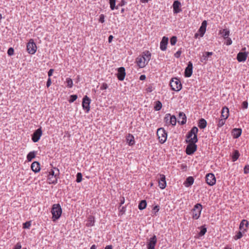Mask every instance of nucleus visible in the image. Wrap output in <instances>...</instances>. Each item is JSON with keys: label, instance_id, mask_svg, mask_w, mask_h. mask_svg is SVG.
<instances>
[{"label": "nucleus", "instance_id": "1", "mask_svg": "<svg viewBox=\"0 0 249 249\" xmlns=\"http://www.w3.org/2000/svg\"><path fill=\"white\" fill-rule=\"evenodd\" d=\"M62 213V208L59 204H54L52 206L51 213L53 215L52 220L54 222L58 219Z\"/></svg>", "mask_w": 249, "mask_h": 249}, {"label": "nucleus", "instance_id": "2", "mask_svg": "<svg viewBox=\"0 0 249 249\" xmlns=\"http://www.w3.org/2000/svg\"><path fill=\"white\" fill-rule=\"evenodd\" d=\"M198 131L197 127L196 126L193 127L186 135V142H193V141H195L194 139L196 140L198 139L197 137Z\"/></svg>", "mask_w": 249, "mask_h": 249}, {"label": "nucleus", "instance_id": "3", "mask_svg": "<svg viewBox=\"0 0 249 249\" xmlns=\"http://www.w3.org/2000/svg\"><path fill=\"white\" fill-rule=\"evenodd\" d=\"M194 140H195L193 141L194 142H186L188 144L186 148V153L188 155H192L196 150L197 145L196 143L197 142L198 139H194Z\"/></svg>", "mask_w": 249, "mask_h": 249}, {"label": "nucleus", "instance_id": "4", "mask_svg": "<svg viewBox=\"0 0 249 249\" xmlns=\"http://www.w3.org/2000/svg\"><path fill=\"white\" fill-rule=\"evenodd\" d=\"M202 209V206L200 203H197L194 206L192 210V218L194 219H198L199 218Z\"/></svg>", "mask_w": 249, "mask_h": 249}, {"label": "nucleus", "instance_id": "5", "mask_svg": "<svg viewBox=\"0 0 249 249\" xmlns=\"http://www.w3.org/2000/svg\"><path fill=\"white\" fill-rule=\"evenodd\" d=\"M172 90L176 91H179L182 88V85L180 80L177 78H172L170 82Z\"/></svg>", "mask_w": 249, "mask_h": 249}, {"label": "nucleus", "instance_id": "6", "mask_svg": "<svg viewBox=\"0 0 249 249\" xmlns=\"http://www.w3.org/2000/svg\"><path fill=\"white\" fill-rule=\"evenodd\" d=\"M157 135L158 137L159 142L161 143H163L166 142L167 140V134L163 128H160L158 129Z\"/></svg>", "mask_w": 249, "mask_h": 249}, {"label": "nucleus", "instance_id": "7", "mask_svg": "<svg viewBox=\"0 0 249 249\" xmlns=\"http://www.w3.org/2000/svg\"><path fill=\"white\" fill-rule=\"evenodd\" d=\"M27 50L30 54H34L36 51V46L33 39H31L27 45Z\"/></svg>", "mask_w": 249, "mask_h": 249}, {"label": "nucleus", "instance_id": "8", "mask_svg": "<svg viewBox=\"0 0 249 249\" xmlns=\"http://www.w3.org/2000/svg\"><path fill=\"white\" fill-rule=\"evenodd\" d=\"M90 101V98L87 95L85 96L83 99L82 107L83 109L86 110V112H88L89 111Z\"/></svg>", "mask_w": 249, "mask_h": 249}, {"label": "nucleus", "instance_id": "9", "mask_svg": "<svg viewBox=\"0 0 249 249\" xmlns=\"http://www.w3.org/2000/svg\"><path fill=\"white\" fill-rule=\"evenodd\" d=\"M206 181L207 183L210 185L213 186L215 184L216 182V179L214 175L212 173L207 174L205 177Z\"/></svg>", "mask_w": 249, "mask_h": 249}, {"label": "nucleus", "instance_id": "10", "mask_svg": "<svg viewBox=\"0 0 249 249\" xmlns=\"http://www.w3.org/2000/svg\"><path fill=\"white\" fill-rule=\"evenodd\" d=\"M42 134V131L41 130V128L40 127L36 129L33 134L32 140L34 142H37L41 136Z\"/></svg>", "mask_w": 249, "mask_h": 249}, {"label": "nucleus", "instance_id": "11", "mask_svg": "<svg viewBox=\"0 0 249 249\" xmlns=\"http://www.w3.org/2000/svg\"><path fill=\"white\" fill-rule=\"evenodd\" d=\"M157 239L156 235H153L151 237L147 243L148 249H155V245L157 243Z\"/></svg>", "mask_w": 249, "mask_h": 249}, {"label": "nucleus", "instance_id": "12", "mask_svg": "<svg viewBox=\"0 0 249 249\" xmlns=\"http://www.w3.org/2000/svg\"><path fill=\"white\" fill-rule=\"evenodd\" d=\"M118 79L120 81H123L125 76V69L124 67H120L118 69V73L117 74Z\"/></svg>", "mask_w": 249, "mask_h": 249}, {"label": "nucleus", "instance_id": "13", "mask_svg": "<svg viewBox=\"0 0 249 249\" xmlns=\"http://www.w3.org/2000/svg\"><path fill=\"white\" fill-rule=\"evenodd\" d=\"M160 178H158L159 180V186L161 189H163L166 187V182L165 180V176L163 175L160 174Z\"/></svg>", "mask_w": 249, "mask_h": 249}, {"label": "nucleus", "instance_id": "14", "mask_svg": "<svg viewBox=\"0 0 249 249\" xmlns=\"http://www.w3.org/2000/svg\"><path fill=\"white\" fill-rule=\"evenodd\" d=\"M181 3L178 0L174 1L173 4V12L174 14H178L181 11L180 8Z\"/></svg>", "mask_w": 249, "mask_h": 249}, {"label": "nucleus", "instance_id": "15", "mask_svg": "<svg viewBox=\"0 0 249 249\" xmlns=\"http://www.w3.org/2000/svg\"><path fill=\"white\" fill-rule=\"evenodd\" d=\"M213 54V52H205L203 53L200 57V61L204 64H206L209 58Z\"/></svg>", "mask_w": 249, "mask_h": 249}, {"label": "nucleus", "instance_id": "16", "mask_svg": "<svg viewBox=\"0 0 249 249\" xmlns=\"http://www.w3.org/2000/svg\"><path fill=\"white\" fill-rule=\"evenodd\" d=\"M193 72V64L191 62H189L187 67L185 70V76L186 77H190Z\"/></svg>", "mask_w": 249, "mask_h": 249}, {"label": "nucleus", "instance_id": "17", "mask_svg": "<svg viewBox=\"0 0 249 249\" xmlns=\"http://www.w3.org/2000/svg\"><path fill=\"white\" fill-rule=\"evenodd\" d=\"M136 62L140 68H142L147 64L144 57L139 56L136 59Z\"/></svg>", "mask_w": 249, "mask_h": 249}, {"label": "nucleus", "instance_id": "18", "mask_svg": "<svg viewBox=\"0 0 249 249\" xmlns=\"http://www.w3.org/2000/svg\"><path fill=\"white\" fill-rule=\"evenodd\" d=\"M168 42V38L163 36L160 42V49L162 51H165L167 49V45Z\"/></svg>", "mask_w": 249, "mask_h": 249}, {"label": "nucleus", "instance_id": "19", "mask_svg": "<svg viewBox=\"0 0 249 249\" xmlns=\"http://www.w3.org/2000/svg\"><path fill=\"white\" fill-rule=\"evenodd\" d=\"M248 56V53L246 52H239L237 55V59L239 62L245 61Z\"/></svg>", "mask_w": 249, "mask_h": 249}, {"label": "nucleus", "instance_id": "20", "mask_svg": "<svg viewBox=\"0 0 249 249\" xmlns=\"http://www.w3.org/2000/svg\"><path fill=\"white\" fill-rule=\"evenodd\" d=\"M178 123L181 125H183L186 123V116L182 112H180L179 113Z\"/></svg>", "mask_w": 249, "mask_h": 249}, {"label": "nucleus", "instance_id": "21", "mask_svg": "<svg viewBox=\"0 0 249 249\" xmlns=\"http://www.w3.org/2000/svg\"><path fill=\"white\" fill-rule=\"evenodd\" d=\"M31 168L32 171L35 173H37L40 170V164L37 161L33 162L31 164Z\"/></svg>", "mask_w": 249, "mask_h": 249}, {"label": "nucleus", "instance_id": "22", "mask_svg": "<svg viewBox=\"0 0 249 249\" xmlns=\"http://www.w3.org/2000/svg\"><path fill=\"white\" fill-rule=\"evenodd\" d=\"M206 26H207V21L206 20H204L201 26H200V28L199 29V32H200V36L202 37L204 35L206 30Z\"/></svg>", "mask_w": 249, "mask_h": 249}, {"label": "nucleus", "instance_id": "23", "mask_svg": "<svg viewBox=\"0 0 249 249\" xmlns=\"http://www.w3.org/2000/svg\"><path fill=\"white\" fill-rule=\"evenodd\" d=\"M229 116V108L224 107H223L221 111V117L224 119H227Z\"/></svg>", "mask_w": 249, "mask_h": 249}, {"label": "nucleus", "instance_id": "24", "mask_svg": "<svg viewBox=\"0 0 249 249\" xmlns=\"http://www.w3.org/2000/svg\"><path fill=\"white\" fill-rule=\"evenodd\" d=\"M242 133V129L241 128H234L232 131V135L234 138H238Z\"/></svg>", "mask_w": 249, "mask_h": 249}, {"label": "nucleus", "instance_id": "25", "mask_svg": "<svg viewBox=\"0 0 249 249\" xmlns=\"http://www.w3.org/2000/svg\"><path fill=\"white\" fill-rule=\"evenodd\" d=\"M194 182V178L192 177H189L186 178L184 184L186 187H188L191 186L193 184Z\"/></svg>", "mask_w": 249, "mask_h": 249}, {"label": "nucleus", "instance_id": "26", "mask_svg": "<svg viewBox=\"0 0 249 249\" xmlns=\"http://www.w3.org/2000/svg\"><path fill=\"white\" fill-rule=\"evenodd\" d=\"M127 142L129 145H132L134 144V138L131 134H129L126 137Z\"/></svg>", "mask_w": 249, "mask_h": 249}, {"label": "nucleus", "instance_id": "27", "mask_svg": "<svg viewBox=\"0 0 249 249\" xmlns=\"http://www.w3.org/2000/svg\"><path fill=\"white\" fill-rule=\"evenodd\" d=\"M54 170L56 171V173H55V171L54 170L52 169L49 172V176H50L51 177L53 176L57 178L59 175V170L58 169L56 168H54Z\"/></svg>", "mask_w": 249, "mask_h": 249}, {"label": "nucleus", "instance_id": "28", "mask_svg": "<svg viewBox=\"0 0 249 249\" xmlns=\"http://www.w3.org/2000/svg\"><path fill=\"white\" fill-rule=\"evenodd\" d=\"M220 34L224 39L228 38L230 35V31L228 29H225L220 31Z\"/></svg>", "mask_w": 249, "mask_h": 249}, {"label": "nucleus", "instance_id": "29", "mask_svg": "<svg viewBox=\"0 0 249 249\" xmlns=\"http://www.w3.org/2000/svg\"><path fill=\"white\" fill-rule=\"evenodd\" d=\"M207 122L204 119H201L199 120L198 126L201 129H204L206 127Z\"/></svg>", "mask_w": 249, "mask_h": 249}, {"label": "nucleus", "instance_id": "30", "mask_svg": "<svg viewBox=\"0 0 249 249\" xmlns=\"http://www.w3.org/2000/svg\"><path fill=\"white\" fill-rule=\"evenodd\" d=\"M36 151H32L29 152L27 156V160L28 161H31L34 158H35L36 155Z\"/></svg>", "mask_w": 249, "mask_h": 249}, {"label": "nucleus", "instance_id": "31", "mask_svg": "<svg viewBox=\"0 0 249 249\" xmlns=\"http://www.w3.org/2000/svg\"><path fill=\"white\" fill-rule=\"evenodd\" d=\"M244 225H245L246 228L248 227V225H249V222H248V221H247L245 219L242 220L240 224L239 229L240 230H243V231H246V229H243V227H244Z\"/></svg>", "mask_w": 249, "mask_h": 249}, {"label": "nucleus", "instance_id": "32", "mask_svg": "<svg viewBox=\"0 0 249 249\" xmlns=\"http://www.w3.org/2000/svg\"><path fill=\"white\" fill-rule=\"evenodd\" d=\"M147 205V203L146 200H141L139 204L138 208L140 210H142L144 209Z\"/></svg>", "mask_w": 249, "mask_h": 249}, {"label": "nucleus", "instance_id": "33", "mask_svg": "<svg viewBox=\"0 0 249 249\" xmlns=\"http://www.w3.org/2000/svg\"><path fill=\"white\" fill-rule=\"evenodd\" d=\"M94 224V218L92 216H90L88 218V221L87 223L88 227L93 226Z\"/></svg>", "mask_w": 249, "mask_h": 249}, {"label": "nucleus", "instance_id": "34", "mask_svg": "<svg viewBox=\"0 0 249 249\" xmlns=\"http://www.w3.org/2000/svg\"><path fill=\"white\" fill-rule=\"evenodd\" d=\"M142 56L144 57L145 59V61L147 63H148L151 58V53H149V52L147 51L145 53H143V54L142 55Z\"/></svg>", "mask_w": 249, "mask_h": 249}, {"label": "nucleus", "instance_id": "35", "mask_svg": "<svg viewBox=\"0 0 249 249\" xmlns=\"http://www.w3.org/2000/svg\"><path fill=\"white\" fill-rule=\"evenodd\" d=\"M177 123V119L175 116L173 115L171 116L170 117V121L169 122V124H172L173 125H175Z\"/></svg>", "mask_w": 249, "mask_h": 249}, {"label": "nucleus", "instance_id": "36", "mask_svg": "<svg viewBox=\"0 0 249 249\" xmlns=\"http://www.w3.org/2000/svg\"><path fill=\"white\" fill-rule=\"evenodd\" d=\"M162 107V104L160 101H157L155 102V106L154 109L156 111L160 110Z\"/></svg>", "mask_w": 249, "mask_h": 249}, {"label": "nucleus", "instance_id": "37", "mask_svg": "<svg viewBox=\"0 0 249 249\" xmlns=\"http://www.w3.org/2000/svg\"><path fill=\"white\" fill-rule=\"evenodd\" d=\"M240 154L238 150H235L232 156V160L235 161L239 158Z\"/></svg>", "mask_w": 249, "mask_h": 249}, {"label": "nucleus", "instance_id": "38", "mask_svg": "<svg viewBox=\"0 0 249 249\" xmlns=\"http://www.w3.org/2000/svg\"><path fill=\"white\" fill-rule=\"evenodd\" d=\"M48 179L49 181V183H52V184L57 183V178L55 177H53V176L51 177L50 176H49Z\"/></svg>", "mask_w": 249, "mask_h": 249}, {"label": "nucleus", "instance_id": "39", "mask_svg": "<svg viewBox=\"0 0 249 249\" xmlns=\"http://www.w3.org/2000/svg\"><path fill=\"white\" fill-rule=\"evenodd\" d=\"M201 230L199 233V235L200 236H202L204 235L205 233L207 231V229L206 228L204 227V226H201L200 227Z\"/></svg>", "mask_w": 249, "mask_h": 249}, {"label": "nucleus", "instance_id": "40", "mask_svg": "<svg viewBox=\"0 0 249 249\" xmlns=\"http://www.w3.org/2000/svg\"><path fill=\"white\" fill-rule=\"evenodd\" d=\"M66 83L67 84V87L68 88H71L73 86V82L71 78H67L66 79Z\"/></svg>", "mask_w": 249, "mask_h": 249}, {"label": "nucleus", "instance_id": "41", "mask_svg": "<svg viewBox=\"0 0 249 249\" xmlns=\"http://www.w3.org/2000/svg\"><path fill=\"white\" fill-rule=\"evenodd\" d=\"M115 0H109L110 7L112 10H113L114 9H115Z\"/></svg>", "mask_w": 249, "mask_h": 249}, {"label": "nucleus", "instance_id": "42", "mask_svg": "<svg viewBox=\"0 0 249 249\" xmlns=\"http://www.w3.org/2000/svg\"><path fill=\"white\" fill-rule=\"evenodd\" d=\"M225 120L224 118L219 119L217 124V126L218 127H222L225 123Z\"/></svg>", "mask_w": 249, "mask_h": 249}, {"label": "nucleus", "instance_id": "43", "mask_svg": "<svg viewBox=\"0 0 249 249\" xmlns=\"http://www.w3.org/2000/svg\"><path fill=\"white\" fill-rule=\"evenodd\" d=\"M177 41V38L175 36H172L170 39V43L172 45H175Z\"/></svg>", "mask_w": 249, "mask_h": 249}, {"label": "nucleus", "instance_id": "44", "mask_svg": "<svg viewBox=\"0 0 249 249\" xmlns=\"http://www.w3.org/2000/svg\"><path fill=\"white\" fill-rule=\"evenodd\" d=\"M82 179V175L81 173H78L76 175V182H80Z\"/></svg>", "mask_w": 249, "mask_h": 249}, {"label": "nucleus", "instance_id": "45", "mask_svg": "<svg viewBox=\"0 0 249 249\" xmlns=\"http://www.w3.org/2000/svg\"><path fill=\"white\" fill-rule=\"evenodd\" d=\"M77 98V96L76 95H71L70 96V99L69 100L70 103H72L74 101H75Z\"/></svg>", "mask_w": 249, "mask_h": 249}, {"label": "nucleus", "instance_id": "46", "mask_svg": "<svg viewBox=\"0 0 249 249\" xmlns=\"http://www.w3.org/2000/svg\"><path fill=\"white\" fill-rule=\"evenodd\" d=\"M243 236L242 233L241 231H238L237 234L234 237V239L235 240H237L240 239Z\"/></svg>", "mask_w": 249, "mask_h": 249}, {"label": "nucleus", "instance_id": "47", "mask_svg": "<svg viewBox=\"0 0 249 249\" xmlns=\"http://www.w3.org/2000/svg\"><path fill=\"white\" fill-rule=\"evenodd\" d=\"M31 225V222L28 221L23 223V228L24 229H29Z\"/></svg>", "mask_w": 249, "mask_h": 249}, {"label": "nucleus", "instance_id": "48", "mask_svg": "<svg viewBox=\"0 0 249 249\" xmlns=\"http://www.w3.org/2000/svg\"><path fill=\"white\" fill-rule=\"evenodd\" d=\"M14 52V50L13 48H10L8 49L7 51V53L9 55L11 56L13 55Z\"/></svg>", "mask_w": 249, "mask_h": 249}, {"label": "nucleus", "instance_id": "49", "mask_svg": "<svg viewBox=\"0 0 249 249\" xmlns=\"http://www.w3.org/2000/svg\"><path fill=\"white\" fill-rule=\"evenodd\" d=\"M170 114H166L165 117H164V121L167 124H169V122L170 121Z\"/></svg>", "mask_w": 249, "mask_h": 249}, {"label": "nucleus", "instance_id": "50", "mask_svg": "<svg viewBox=\"0 0 249 249\" xmlns=\"http://www.w3.org/2000/svg\"><path fill=\"white\" fill-rule=\"evenodd\" d=\"M248 107V103L247 101H244L242 103V107L243 109H246Z\"/></svg>", "mask_w": 249, "mask_h": 249}, {"label": "nucleus", "instance_id": "51", "mask_svg": "<svg viewBox=\"0 0 249 249\" xmlns=\"http://www.w3.org/2000/svg\"><path fill=\"white\" fill-rule=\"evenodd\" d=\"M182 52L180 50H179L178 51H177L174 54V56L176 58H179L180 56V54Z\"/></svg>", "mask_w": 249, "mask_h": 249}, {"label": "nucleus", "instance_id": "52", "mask_svg": "<svg viewBox=\"0 0 249 249\" xmlns=\"http://www.w3.org/2000/svg\"><path fill=\"white\" fill-rule=\"evenodd\" d=\"M108 88V86L107 84L104 83L100 87V89L101 90H104L107 89Z\"/></svg>", "mask_w": 249, "mask_h": 249}, {"label": "nucleus", "instance_id": "53", "mask_svg": "<svg viewBox=\"0 0 249 249\" xmlns=\"http://www.w3.org/2000/svg\"><path fill=\"white\" fill-rule=\"evenodd\" d=\"M244 172L245 174H247L249 173V165H247L245 166L244 169Z\"/></svg>", "mask_w": 249, "mask_h": 249}, {"label": "nucleus", "instance_id": "54", "mask_svg": "<svg viewBox=\"0 0 249 249\" xmlns=\"http://www.w3.org/2000/svg\"><path fill=\"white\" fill-rule=\"evenodd\" d=\"M99 21L101 23L105 22V16L104 15L102 14L100 16Z\"/></svg>", "mask_w": 249, "mask_h": 249}, {"label": "nucleus", "instance_id": "55", "mask_svg": "<svg viewBox=\"0 0 249 249\" xmlns=\"http://www.w3.org/2000/svg\"><path fill=\"white\" fill-rule=\"evenodd\" d=\"M226 39H227V41H226V44L227 45H231L232 44V40H231V39L230 38H229V37L228 38H227Z\"/></svg>", "mask_w": 249, "mask_h": 249}, {"label": "nucleus", "instance_id": "56", "mask_svg": "<svg viewBox=\"0 0 249 249\" xmlns=\"http://www.w3.org/2000/svg\"><path fill=\"white\" fill-rule=\"evenodd\" d=\"M126 2L124 0H122L121 2L118 4V6H123L125 5Z\"/></svg>", "mask_w": 249, "mask_h": 249}, {"label": "nucleus", "instance_id": "57", "mask_svg": "<svg viewBox=\"0 0 249 249\" xmlns=\"http://www.w3.org/2000/svg\"><path fill=\"white\" fill-rule=\"evenodd\" d=\"M21 245L19 243H17L14 247V249H21Z\"/></svg>", "mask_w": 249, "mask_h": 249}, {"label": "nucleus", "instance_id": "58", "mask_svg": "<svg viewBox=\"0 0 249 249\" xmlns=\"http://www.w3.org/2000/svg\"><path fill=\"white\" fill-rule=\"evenodd\" d=\"M51 83H52L51 79V78H49L48 79V80H47V83H46V86H47V88H49V87L50 86V85H51Z\"/></svg>", "mask_w": 249, "mask_h": 249}, {"label": "nucleus", "instance_id": "59", "mask_svg": "<svg viewBox=\"0 0 249 249\" xmlns=\"http://www.w3.org/2000/svg\"><path fill=\"white\" fill-rule=\"evenodd\" d=\"M153 211L155 212V213L158 212L159 211V206H155L153 209Z\"/></svg>", "mask_w": 249, "mask_h": 249}, {"label": "nucleus", "instance_id": "60", "mask_svg": "<svg viewBox=\"0 0 249 249\" xmlns=\"http://www.w3.org/2000/svg\"><path fill=\"white\" fill-rule=\"evenodd\" d=\"M153 88L152 87V86H149L148 87H147L146 89V90L148 92H151L153 91Z\"/></svg>", "mask_w": 249, "mask_h": 249}, {"label": "nucleus", "instance_id": "61", "mask_svg": "<svg viewBox=\"0 0 249 249\" xmlns=\"http://www.w3.org/2000/svg\"><path fill=\"white\" fill-rule=\"evenodd\" d=\"M53 72V69H51L49 71L48 74V76H49V78H50V77L52 75Z\"/></svg>", "mask_w": 249, "mask_h": 249}, {"label": "nucleus", "instance_id": "62", "mask_svg": "<svg viewBox=\"0 0 249 249\" xmlns=\"http://www.w3.org/2000/svg\"><path fill=\"white\" fill-rule=\"evenodd\" d=\"M145 78H146V77H145V75H141L140 77V79L141 80H144L145 79Z\"/></svg>", "mask_w": 249, "mask_h": 249}, {"label": "nucleus", "instance_id": "63", "mask_svg": "<svg viewBox=\"0 0 249 249\" xmlns=\"http://www.w3.org/2000/svg\"><path fill=\"white\" fill-rule=\"evenodd\" d=\"M113 37L112 35H110L108 37V42L110 43L112 41V40L113 39Z\"/></svg>", "mask_w": 249, "mask_h": 249}, {"label": "nucleus", "instance_id": "64", "mask_svg": "<svg viewBox=\"0 0 249 249\" xmlns=\"http://www.w3.org/2000/svg\"><path fill=\"white\" fill-rule=\"evenodd\" d=\"M105 249H112L111 246H107Z\"/></svg>", "mask_w": 249, "mask_h": 249}]
</instances>
